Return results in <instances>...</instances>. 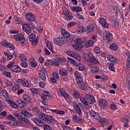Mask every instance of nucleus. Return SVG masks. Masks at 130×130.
<instances>
[{
    "instance_id": "f257e3e1",
    "label": "nucleus",
    "mask_w": 130,
    "mask_h": 130,
    "mask_svg": "<svg viewBox=\"0 0 130 130\" xmlns=\"http://www.w3.org/2000/svg\"><path fill=\"white\" fill-rule=\"evenodd\" d=\"M80 100L82 104L85 106H89L90 104H93L96 102V99L93 94L87 93L85 96H80Z\"/></svg>"
},
{
    "instance_id": "f03ea898",
    "label": "nucleus",
    "mask_w": 130,
    "mask_h": 130,
    "mask_svg": "<svg viewBox=\"0 0 130 130\" xmlns=\"http://www.w3.org/2000/svg\"><path fill=\"white\" fill-rule=\"evenodd\" d=\"M87 60L88 62H91V63H93V64H99L100 63L98 59H96L91 52H89L88 53Z\"/></svg>"
},
{
    "instance_id": "7ed1b4c3",
    "label": "nucleus",
    "mask_w": 130,
    "mask_h": 130,
    "mask_svg": "<svg viewBox=\"0 0 130 130\" xmlns=\"http://www.w3.org/2000/svg\"><path fill=\"white\" fill-rule=\"evenodd\" d=\"M6 118L10 120V121L7 123L8 125H11V126H16L18 125V121L16 120V118L13 116V115L10 114L9 115H7L6 117Z\"/></svg>"
},
{
    "instance_id": "20e7f679",
    "label": "nucleus",
    "mask_w": 130,
    "mask_h": 130,
    "mask_svg": "<svg viewBox=\"0 0 130 130\" xmlns=\"http://www.w3.org/2000/svg\"><path fill=\"white\" fill-rule=\"evenodd\" d=\"M82 105V104L81 103H77V102H74L73 103V108L78 115L83 114V112H82V110L81 109Z\"/></svg>"
},
{
    "instance_id": "39448f33",
    "label": "nucleus",
    "mask_w": 130,
    "mask_h": 130,
    "mask_svg": "<svg viewBox=\"0 0 130 130\" xmlns=\"http://www.w3.org/2000/svg\"><path fill=\"white\" fill-rule=\"evenodd\" d=\"M29 41L31 42V45L33 46H35V45H37L38 44V42H39V39L38 37L36 38V35L34 34H31L29 36Z\"/></svg>"
},
{
    "instance_id": "423d86ee",
    "label": "nucleus",
    "mask_w": 130,
    "mask_h": 130,
    "mask_svg": "<svg viewBox=\"0 0 130 130\" xmlns=\"http://www.w3.org/2000/svg\"><path fill=\"white\" fill-rule=\"evenodd\" d=\"M53 41L56 45L58 46H61L66 43V39H64L63 37H60L56 38H55L53 40Z\"/></svg>"
},
{
    "instance_id": "0eeeda50",
    "label": "nucleus",
    "mask_w": 130,
    "mask_h": 130,
    "mask_svg": "<svg viewBox=\"0 0 130 130\" xmlns=\"http://www.w3.org/2000/svg\"><path fill=\"white\" fill-rule=\"evenodd\" d=\"M39 118L44 121H46L48 123H53V122L50 120V118L48 116V115L42 113L39 115Z\"/></svg>"
},
{
    "instance_id": "6e6552de",
    "label": "nucleus",
    "mask_w": 130,
    "mask_h": 130,
    "mask_svg": "<svg viewBox=\"0 0 130 130\" xmlns=\"http://www.w3.org/2000/svg\"><path fill=\"white\" fill-rule=\"evenodd\" d=\"M19 122L23 126H29L30 124L29 119L25 117H22L21 119H19Z\"/></svg>"
},
{
    "instance_id": "1a4fd4ad",
    "label": "nucleus",
    "mask_w": 130,
    "mask_h": 130,
    "mask_svg": "<svg viewBox=\"0 0 130 130\" xmlns=\"http://www.w3.org/2000/svg\"><path fill=\"white\" fill-rule=\"evenodd\" d=\"M73 120L76 123H84L85 122L84 119H82V117L76 115L73 116Z\"/></svg>"
},
{
    "instance_id": "9d476101",
    "label": "nucleus",
    "mask_w": 130,
    "mask_h": 130,
    "mask_svg": "<svg viewBox=\"0 0 130 130\" xmlns=\"http://www.w3.org/2000/svg\"><path fill=\"white\" fill-rule=\"evenodd\" d=\"M89 114L90 116L94 118V119L98 120L100 118H101V116H100V114H99L98 112H96L93 110H90L89 111Z\"/></svg>"
},
{
    "instance_id": "9b49d317",
    "label": "nucleus",
    "mask_w": 130,
    "mask_h": 130,
    "mask_svg": "<svg viewBox=\"0 0 130 130\" xmlns=\"http://www.w3.org/2000/svg\"><path fill=\"white\" fill-rule=\"evenodd\" d=\"M99 22L103 27V28H108L109 27V24L107 23V21L103 18H101L99 21Z\"/></svg>"
},
{
    "instance_id": "f8f14e48",
    "label": "nucleus",
    "mask_w": 130,
    "mask_h": 130,
    "mask_svg": "<svg viewBox=\"0 0 130 130\" xmlns=\"http://www.w3.org/2000/svg\"><path fill=\"white\" fill-rule=\"evenodd\" d=\"M38 76L43 81L46 80V75H45V71H44V70L41 69L39 71Z\"/></svg>"
},
{
    "instance_id": "ddd939ff",
    "label": "nucleus",
    "mask_w": 130,
    "mask_h": 130,
    "mask_svg": "<svg viewBox=\"0 0 130 130\" xmlns=\"http://www.w3.org/2000/svg\"><path fill=\"white\" fill-rule=\"evenodd\" d=\"M99 104L102 108H106L108 106V102L104 99L99 100Z\"/></svg>"
},
{
    "instance_id": "4468645a",
    "label": "nucleus",
    "mask_w": 130,
    "mask_h": 130,
    "mask_svg": "<svg viewBox=\"0 0 130 130\" xmlns=\"http://www.w3.org/2000/svg\"><path fill=\"white\" fill-rule=\"evenodd\" d=\"M25 17L28 21H30L31 22H35L36 18L35 16L33 15L32 13H27L25 15Z\"/></svg>"
},
{
    "instance_id": "2eb2a0df",
    "label": "nucleus",
    "mask_w": 130,
    "mask_h": 130,
    "mask_svg": "<svg viewBox=\"0 0 130 130\" xmlns=\"http://www.w3.org/2000/svg\"><path fill=\"white\" fill-rule=\"evenodd\" d=\"M61 31V34L62 36H63V39H66V38H70L71 37V35H70V33L69 31H67L66 30L64 29V28H61L60 29Z\"/></svg>"
},
{
    "instance_id": "dca6fc26",
    "label": "nucleus",
    "mask_w": 130,
    "mask_h": 130,
    "mask_svg": "<svg viewBox=\"0 0 130 130\" xmlns=\"http://www.w3.org/2000/svg\"><path fill=\"white\" fill-rule=\"evenodd\" d=\"M22 29L24 30V32L27 33L28 35L30 34L32 29L29 26V24H23L22 25Z\"/></svg>"
},
{
    "instance_id": "f3484780",
    "label": "nucleus",
    "mask_w": 130,
    "mask_h": 130,
    "mask_svg": "<svg viewBox=\"0 0 130 130\" xmlns=\"http://www.w3.org/2000/svg\"><path fill=\"white\" fill-rule=\"evenodd\" d=\"M14 39H15L17 41H22L23 40H25V37H24V35L22 34H17L14 36Z\"/></svg>"
},
{
    "instance_id": "a211bd4d",
    "label": "nucleus",
    "mask_w": 130,
    "mask_h": 130,
    "mask_svg": "<svg viewBox=\"0 0 130 130\" xmlns=\"http://www.w3.org/2000/svg\"><path fill=\"white\" fill-rule=\"evenodd\" d=\"M104 40H107L108 43H109L112 39H113V37L112 36V34L110 32L106 33L105 37H104Z\"/></svg>"
},
{
    "instance_id": "6ab92c4d",
    "label": "nucleus",
    "mask_w": 130,
    "mask_h": 130,
    "mask_svg": "<svg viewBox=\"0 0 130 130\" xmlns=\"http://www.w3.org/2000/svg\"><path fill=\"white\" fill-rule=\"evenodd\" d=\"M107 58L108 61H110L111 63H114V64H116L117 61L116 60V58L113 56L112 55H108Z\"/></svg>"
},
{
    "instance_id": "aec40b11",
    "label": "nucleus",
    "mask_w": 130,
    "mask_h": 130,
    "mask_svg": "<svg viewBox=\"0 0 130 130\" xmlns=\"http://www.w3.org/2000/svg\"><path fill=\"white\" fill-rule=\"evenodd\" d=\"M74 75L75 77V80L77 83H79L82 81H83V78H82V76H81V74L78 71H75L74 73Z\"/></svg>"
},
{
    "instance_id": "412c9836",
    "label": "nucleus",
    "mask_w": 130,
    "mask_h": 130,
    "mask_svg": "<svg viewBox=\"0 0 130 130\" xmlns=\"http://www.w3.org/2000/svg\"><path fill=\"white\" fill-rule=\"evenodd\" d=\"M77 84L80 89L81 90H85L87 89V84L84 82V81L82 80L79 82H77Z\"/></svg>"
},
{
    "instance_id": "4be33fe9",
    "label": "nucleus",
    "mask_w": 130,
    "mask_h": 130,
    "mask_svg": "<svg viewBox=\"0 0 130 130\" xmlns=\"http://www.w3.org/2000/svg\"><path fill=\"white\" fill-rule=\"evenodd\" d=\"M21 114H22V115L24 116V117H27L28 118L32 117V116H33V115H32V114L30 113L29 112H28V111L25 109L21 110Z\"/></svg>"
},
{
    "instance_id": "5701e85b",
    "label": "nucleus",
    "mask_w": 130,
    "mask_h": 130,
    "mask_svg": "<svg viewBox=\"0 0 130 130\" xmlns=\"http://www.w3.org/2000/svg\"><path fill=\"white\" fill-rule=\"evenodd\" d=\"M94 44H95V42H93V40L90 39L85 42L84 46L86 47V48H88V47H92Z\"/></svg>"
},
{
    "instance_id": "b1692460",
    "label": "nucleus",
    "mask_w": 130,
    "mask_h": 130,
    "mask_svg": "<svg viewBox=\"0 0 130 130\" xmlns=\"http://www.w3.org/2000/svg\"><path fill=\"white\" fill-rule=\"evenodd\" d=\"M4 54L5 55V56H6L7 59L8 61L14 58V53H13V55H12L11 52L8 53V52H4Z\"/></svg>"
},
{
    "instance_id": "393cba45",
    "label": "nucleus",
    "mask_w": 130,
    "mask_h": 130,
    "mask_svg": "<svg viewBox=\"0 0 130 130\" xmlns=\"http://www.w3.org/2000/svg\"><path fill=\"white\" fill-rule=\"evenodd\" d=\"M11 70L14 73H20L21 72V67L18 65H14L12 67Z\"/></svg>"
},
{
    "instance_id": "a878e982",
    "label": "nucleus",
    "mask_w": 130,
    "mask_h": 130,
    "mask_svg": "<svg viewBox=\"0 0 130 130\" xmlns=\"http://www.w3.org/2000/svg\"><path fill=\"white\" fill-rule=\"evenodd\" d=\"M59 92L62 96H63L65 99H69V94L66 92V91L63 88L60 87L59 88Z\"/></svg>"
},
{
    "instance_id": "bb28decb",
    "label": "nucleus",
    "mask_w": 130,
    "mask_h": 130,
    "mask_svg": "<svg viewBox=\"0 0 130 130\" xmlns=\"http://www.w3.org/2000/svg\"><path fill=\"white\" fill-rule=\"evenodd\" d=\"M26 105H27V104L24 101L20 100L18 101L17 107H19V108H23V107H25Z\"/></svg>"
},
{
    "instance_id": "cd10ccee",
    "label": "nucleus",
    "mask_w": 130,
    "mask_h": 130,
    "mask_svg": "<svg viewBox=\"0 0 130 130\" xmlns=\"http://www.w3.org/2000/svg\"><path fill=\"white\" fill-rule=\"evenodd\" d=\"M109 48L112 51H116L118 49V45L116 43H113L109 46Z\"/></svg>"
},
{
    "instance_id": "c85d7f7f",
    "label": "nucleus",
    "mask_w": 130,
    "mask_h": 130,
    "mask_svg": "<svg viewBox=\"0 0 130 130\" xmlns=\"http://www.w3.org/2000/svg\"><path fill=\"white\" fill-rule=\"evenodd\" d=\"M70 9L73 12H76L77 13H79V12H82V8L79 6H72L70 7Z\"/></svg>"
},
{
    "instance_id": "c756f323",
    "label": "nucleus",
    "mask_w": 130,
    "mask_h": 130,
    "mask_svg": "<svg viewBox=\"0 0 130 130\" xmlns=\"http://www.w3.org/2000/svg\"><path fill=\"white\" fill-rule=\"evenodd\" d=\"M68 70L63 69H61L59 70V74L60 76H68Z\"/></svg>"
},
{
    "instance_id": "7c9ffc66",
    "label": "nucleus",
    "mask_w": 130,
    "mask_h": 130,
    "mask_svg": "<svg viewBox=\"0 0 130 130\" xmlns=\"http://www.w3.org/2000/svg\"><path fill=\"white\" fill-rule=\"evenodd\" d=\"M23 98L25 102H30V101L32 100L31 97H30V96L27 94H24L23 95Z\"/></svg>"
},
{
    "instance_id": "2f4dec72",
    "label": "nucleus",
    "mask_w": 130,
    "mask_h": 130,
    "mask_svg": "<svg viewBox=\"0 0 130 130\" xmlns=\"http://www.w3.org/2000/svg\"><path fill=\"white\" fill-rule=\"evenodd\" d=\"M73 97L74 99H80V92L77 90H75L73 93Z\"/></svg>"
},
{
    "instance_id": "473e14b6",
    "label": "nucleus",
    "mask_w": 130,
    "mask_h": 130,
    "mask_svg": "<svg viewBox=\"0 0 130 130\" xmlns=\"http://www.w3.org/2000/svg\"><path fill=\"white\" fill-rule=\"evenodd\" d=\"M94 31V26H87V32L89 35H91V33Z\"/></svg>"
},
{
    "instance_id": "72a5a7b5",
    "label": "nucleus",
    "mask_w": 130,
    "mask_h": 130,
    "mask_svg": "<svg viewBox=\"0 0 130 130\" xmlns=\"http://www.w3.org/2000/svg\"><path fill=\"white\" fill-rule=\"evenodd\" d=\"M67 59L70 61L71 63L74 64V66H76V67L78 66V62H77V61H76V60H75L74 59L70 57H68Z\"/></svg>"
},
{
    "instance_id": "f704fd0d",
    "label": "nucleus",
    "mask_w": 130,
    "mask_h": 130,
    "mask_svg": "<svg viewBox=\"0 0 130 130\" xmlns=\"http://www.w3.org/2000/svg\"><path fill=\"white\" fill-rule=\"evenodd\" d=\"M122 120L123 122H124L123 126L124 127H127L128 125L127 123H128V118L126 117H124L122 118Z\"/></svg>"
},
{
    "instance_id": "c9c22d12",
    "label": "nucleus",
    "mask_w": 130,
    "mask_h": 130,
    "mask_svg": "<svg viewBox=\"0 0 130 130\" xmlns=\"http://www.w3.org/2000/svg\"><path fill=\"white\" fill-rule=\"evenodd\" d=\"M29 90L34 95H38L40 93L39 90L35 88H30Z\"/></svg>"
},
{
    "instance_id": "e433bc0d",
    "label": "nucleus",
    "mask_w": 130,
    "mask_h": 130,
    "mask_svg": "<svg viewBox=\"0 0 130 130\" xmlns=\"http://www.w3.org/2000/svg\"><path fill=\"white\" fill-rule=\"evenodd\" d=\"M47 47L49 49L51 52H53V50L52 49V45H51V43L48 41L46 42Z\"/></svg>"
},
{
    "instance_id": "4c0bfd02",
    "label": "nucleus",
    "mask_w": 130,
    "mask_h": 130,
    "mask_svg": "<svg viewBox=\"0 0 130 130\" xmlns=\"http://www.w3.org/2000/svg\"><path fill=\"white\" fill-rule=\"evenodd\" d=\"M72 57H73V58H75L77 60H81V56H80V55H79L78 53L74 52V53L73 54V56H72Z\"/></svg>"
},
{
    "instance_id": "58836bf2",
    "label": "nucleus",
    "mask_w": 130,
    "mask_h": 130,
    "mask_svg": "<svg viewBox=\"0 0 130 130\" xmlns=\"http://www.w3.org/2000/svg\"><path fill=\"white\" fill-rule=\"evenodd\" d=\"M14 20L16 24H22V19H21V18L15 16Z\"/></svg>"
},
{
    "instance_id": "ea45409f",
    "label": "nucleus",
    "mask_w": 130,
    "mask_h": 130,
    "mask_svg": "<svg viewBox=\"0 0 130 130\" xmlns=\"http://www.w3.org/2000/svg\"><path fill=\"white\" fill-rule=\"evenodd\" d=\"M22 114L19 113H14L13 115L15 117H17L18 119V121H20V119H22V117H23L21 115Z\"/></svg>"
},
{
    "instance_id": "a19ab883",
    "label": "nucleus",
    "mask_w": 130,
    "mask_h": 130,
    "mask_svg": "<svg viewBox=\"0 0 130 130\" xmlns=\"http://www.w3.org/2000/svg\"><path fill=\"white\" fill-rule=\"evenodd\" d=\"M90 72H91L92 74H96V73H99V68L95 67L92 68Z\"/></svg>"
},
{
    "instance_id": "79ce46f5",
    "label": "nucleus",
    "mask_w": 130,
    "mask_h": 130,
    "mask_svg": "<svg viewBox=\"0 0 130 130\" xmlns=\"http://www.w3.org/2000/svg\"><path fill=\"white\" fill-rule=\"evenodd\" d=\"M9 103L13 108H17L18 107V105L12 101H9Z\"/></svg>"
},
{
    "instance_id": "37998d69",
    "label": "nucleus",
    "mask_w": 130,
    "mask_h": 130,
    "mask_svg": "<svg viewBox=\"0 0 130 130\" xmlns=\"http://www.w3.org/2000/svg\"><path fill=\"white\" fill-rule=\"evenodd\" d=\"M53 64V61L51 60H47L44 62V66L47 67L48 66H52Z\"/></svg>"
},
{
    "instance_id": "c03bdc74",
    "label": "nucleus",
    "mask_w": 130,
    "mask_h": 130,
    "mask_svg": "<svg viewBox=\"0 0 130 130\" xmlns=\"http://www.w3.org/2000/svg\"><path fill=\"white\" fill-rule=\"evenodd\" d=\"M22 84L24 87H29V82H28V80L25 78H23Z\"/></svg>"
},
{
    "instance_id": "a18cd8bd",
    "label": "nucleus",
    "mask_w": 130,
    "mask_h": 130,
    "mask_svg": "<svg viewBox=\"0 0 130 130\" xmlns=\"http://www.w3.org/2000/svg\"><path fill=\"white\" fill-rule=\"evenodd\" d=\"M77 67H78L79 71H85V70H86V67H85V66L83 65V64L81 63L78 64Z\"/></svg>"
},
{
    "instance_id": "49530a36",
    "label": "nucleus",
    "mask_w": 130,
    "mask_h": 130,
    "mask_svg": "<svg viewBox=\"0 0 130 130\" xmlns=\"http://www.w3.org/2000/svg\"><path fill=\"white\" fill-rule=\"evenodd\" d=\"M2 94L5 98H8L9 97V93H8V91L6 89H3L2 91Z\"/></svg>"
},
{
    "instance_id": "de8ad7c7",
    "label": "nucleus",
    "mask_w": 130,
    "mask_h": 130,
    "mask_svg": "<svg viewBox=\"0 0 130 130\" xmlns=\"http://www.w3.org/2000/svg\"><path fill=\"white\" fill-rule=\"evenodd\" d=\"M110 109L113 110V111H115V110H117L118 109L117 106L115 105V104H111L110 106Z\"/></svg>"
},
{
    "instance_id": "09e8293b",
    "label": "nucleus",
    "mask_w": 130,
    "mask_h": 130,
    "mask_svg": "<svg viewBox=\"0 0 130 130\" xmlns=\"http://www.w3.org/2000/svg\"><path fill=\"white\" fill-rule=\"evenodd\" d=\"M83 47H84L83 45H78L76 44V45H73V48L76 50L80 49V48H83Z\"/></svg>"
},
{
    "instance_id": "8fccbe9b",
    "label": "nucleus",
    "mask_w": 130,
    "mask_h": 130,
    "mask_svg": "<svg viewBox=\"0 0 130 130\" xmlns=\"http://www.w3.org/2000/svg\"><path fill=\"white\" fill-rule=\"evenodd\" d=\"M19 89H20V86L18 84L14 85L12 88V90L13 92H16V91L19 90Z\"/></svg>"
},
{
    "instance_id": "3c124183",
    "label": "nucleus",
    "mask_w": 130,
    "mask_h": 130,
    "mask_svg": "<svg viewBox=\"0 0 130 130\" xmlns=\"http://www.w3.org/2000/svg\"><path fill=\"white\" fill-rule=\"evenodd\" d=\"M109 70L111 72H114L115 71V69H114V63H110L109 67Z\"/></svg>"
},
{
    "instance_id": "603ef678",
    "label": "nucleus",
    "mask_w": 130,
    "mask_h": 130,
    "mask_svg": "<svg viewBox=\"0 0 130 130\" xmlns=\"http://www.w3.org/2000/svg\"><path fill=\"white\" fill-rule=\"evenodd\" d=\"M19 57L21 61H27V58H26V57L23 54H20Z\"/></svg>"
},
{
    "instance_id": "864d4df0",
    "label": "nucleus",
    "mask_w": 130,
    "mask_h": 130,
    "mask_svg": "<svg viewBox=\"0 0 130 130\" xmlns=\"http://www.w3.org/2000/svg\"><path fill=\"white\" fill-rule=\"evenodd\" d=\"M75 44H78L81 45V43H83V41L81 39H77L74 41Z\"/></svg>"
},
{
    "instance_id": "5fc2aeb1",
    "label": "nucleus",
    "mask_w": 130,
    "mask_h": 130,
    "mask_svg": "<svg viewBox=\"0 0 130 130\" xmlns=\"http://www.w3.org/2000/svg\"><path fill=\"white\" fill-rule=\"evenodd\" d=\"M52 77L56 80H58L59 79V76L58 75V73L57 72H54L52 73Z\"/></svg>"
},
{
    "instance_id": "6e6d98bb",
    "label": "nucleus",
    "mask_w": 130,
    "mask_h": 130,
    "mask_svg": "<svg viewBox=\"0 0 130 130\" xmlns=\"http://www.w3.org/2000/svg\"><path fill=\"white\" fill-rule=\"evenodd\" d=\"M6 71H8V69H7V67L0 64V72H6Z\"/></svg>"
},
{
    "instance_id": "4d7b16f0",
    "label": "nucleus",
    "mask_w": 130,
    "mask_h": 130,
    "mask_svg": "<svg viewBox=\"0 0 130 130\" xmlns=\"http://www.w3.org/2000/svg\"><path fill=\"white\" fill-rule=\"evenodd\" d=\"M20 66L21 68H28V62L26 61L22 62H21Z\"/></svg>"
},
{
    "instance_id": "13d9d810",
    "label": "nucleus",
    "mask_w": 130,
    "mask_h": 130,
    "mask_svg": "<svg viewBox=\"0 0 130 130\" xmlns=\"http://www.w3.org/2000/svg\"><path fill=\"white\" fill-rule=\"evenodd\" d=\"M1 45L3 46H5V47H8V44H9V42L6 40L3 41L1 43Z\"/></svg>"
},
{
    "instance_id": "bf43d9fd",
    "label": "nucleus",
    "mask_w": 130,
    "mask_h": 130,
    "mask_svg": "<svg viewBox=\"0 0 130 130\" xmlns=\"http://www.w3.org/2000/svg\"><path fill=\"white\" fill-rule=\"evenodd\" d=\"M4 76H5L6 77H7V78H11V73L9 72L4 71L3 72Z\"/></svg>"
},
{
    "instance_id": "052dcab7",
    "label": "nucleus",
    "mask_w": 130,
    "mask_h": 130,
    "mask_svg": "<svg viewBox=\"0 0 130 130\" xmlns=\"http://www.w3.org/2000/svg\"><path fill=\"white\" fill-rule=\"evenodd\" d=\"M28 25L31 30H34V29H35L36 28V25H35V24H34L33 22H30Z\"/></svg>"
},
{
    "instance_id": "680f3d73",
    "label": "nucleus",
    "mask_w": 130,
    "mask_h": 130,
    "mask_svg": "<svg viewBox=\"0 0 130 130\" xmlns=\"http://www.w3.org/2000/svg\"><path fill=\"white\" fill-rule=\"evenodd\" d=\"M73 19V15L69 14L68 15H66L65 17V20L66 21H71Z\"/></svg>"
},
{
    "instance_id": "e2e57ef3",
    "label": "nucleus",
    "mask_w": 130,
    "mask_h": 130,
    "mask_svg": "<svg viewBox=\"0 0 130 130\" xmlns=\"http://www.w3.org/2000/svg\"><path fill=\"white\" fill-rule=\"evenodd\" d=\"M91 39H92L93 42H96L97 41V35H92L91 37Z\"/></svg>"
},
{
    "instance_id": "0e129e2a",
    "label": "nucleus",
    "mask_w": 130,
    "mask_h": 130,
    "mask_svg": "<svg viewBox=\"0 0 130 130\" xmlns=\"http://www.w3.org/2000/svg\"><path fill=\"white\" fill-rule=\"evenodd\" d=\"M7 47L8 48H11V49H15V46L13 44H11L10 42L8 43Z\"/></svg>"
},
{
    "instance_id": "69168bd1",
    "label": "nucleus",
    "mask_w": 130,
    "mask_h": 130,
    "mask_svg": "<svg viewBox=\"0 0 130 130\" xmlns=\"http://www.w3.org/2000/svg\"><path fill=\"white\" fill-rule=\"evenodd\" d=\"M76 25V22H69L67 24V27L68 28H71V27H73V26H75Z\"/></svg>"
},
{
    "instance_id": "338daca9",
    "label": "nucleus",
    "mask_w": 130,
    "mask_h": 130,
    "mask_svg": "<svg viewBox=\"0 0 130 130\" xmlns=\"http://www.w3.org/2000/svg\"><path fill=\"white\" fill-rule=\"evenodd\" d=\"M99 121L100 123H101V124H104V122H106V121H107V119L104 118H102L99 120Z\"/></svg>"
},
{
    "instance_id": "774afa93",
    "label": "nucleus",
    "mask_w": 130,
    "mask_h": 130,
    "mask_svg": "<svg viewBox=\"0 0 130 130\" xmlns=\"http://www.w3.org/2000/svg\"><path fill=\"white\" fill-rule=\"evenodd\" d=\"M93 50L96 54H98L100 52V48L99 47H96L94 48Z\"/></svg>"
}]
</instances>
